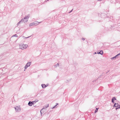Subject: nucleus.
I'll return each instance as SVG.
<instances>
[{"mask_svg":"<svg viewBox=\"0 0 120 120\" xmlns=\"http://www.w3.org/2000/svg\"><path fill=\"white\" fill-rule=\"evenodd\" d=\"M28 45L27 44H21L19 45V48L22 49H24L27 48Z\"/></svg>","mask_w":120,"mask_h":120,"instance_id":"1","label":"nucleus"},{"mask_svg":"<svg viewBox=\"0 0 120 120\" xmlns=\"http://www.w3.org/2000/svg\"><path fill=\"white\" fill-rule=\"evenodd\" d=\"M16 112H20L21 110V108L20 106H17L16 107H14Z\"/></svg>","mask_w":120,"mask_h":120,"instance_id":"2","label":"nucleus"},{"mask_svg":"<svg viewBox=\"0 0 120 120\" xmlns=\"http://www.w3.org/2000/svg\"><path fill=\"white\" fill-rule=\"evenodd\" d=\"M31 63V62H28L26 64L25 67V70L24 71H25V70L27 69L28 67L30 66Z\"/></svg>","mask_w":120,"mask_h":120,"instance_id":"3","label":"nucleus"},{"mask_svg":"<svg viewBox=\"0 0 120 120\" xmlns=\"http://www.w3.org/2000/svg\"><path fill=\"white\" fill-rule=\"evenodd\" d=\"M29 18V17L28 16H27L26 17L25 16L23 19H22L23 21H22V22H27L28 20V19Z\"/></svg>","mask_w":120,"mask_h":120,"instance_id":"4","label":"nucleus"},{"mask_svg":"<svg viewBox=\"0 0 120 120\" xmlns=\"http://www.w3.org/2000/svg\"><path fill=\"white\" fill-rule=\"evenodd\" d=\"M41 22H38L37 21H35L34 22V26H36L38 25Z\"/></svg>","mask_w":120,"mask_h":120,"instance_id":"5","label":"nucleus"},{"mask_svg":"<svg viewBox=\"0 0 120 120\" xmlns=\"http://www.w3.org/2000/svg\"><path fill=\"white\" fill-rule=\"evenodd\" d=\"M28 105L30 106H31L32 105H34V102L33 101H30L28 103Z\"/></svg>","mask_w":120,"mask_h":120,"instance_id":"6","label":"nucleus"},{"mask_svg":"<svg viewBox=\"0 0 120 120\" xmlns=\"http://www.w3.org/2000/svg\"><path fill=\"white\" fill-rule=\"evenodd\" d=\"M118 105L119 104L118 103H115L114 104L113 107H118Z\"/></svg>","mask_w":120,"mask_h":120,"instance_id":"7","label":"nucleus"},{"mask_svg":"<svg viewBox=\"0 0 120 120\" xmlns=\"http://www.w3.org/2000/svg\"><path fill=\"white\" fill-rule=\"evenodd\" d=\"M98 54H100L101 55H102L103 54V52L102 50L100 52H98Z\"/></svg>","mask_w":120,"mask_h":120,"instance_id":"8","label":"nucleus"},{"mask_svg":"<svg viewBox=\"0 0 120 120\" xmlns=\"http://www.w3.org/2000/svg\"><path fill=\"white\" fill-rule=\"evenodd\" d=\"M41 86L42 88H45L47 86L45 84H42Z\"/></svg>","mask_w":120,"mask_h":120,"instance_id":"9","label":"nucleus"},{"mask_svg":"<svg viewBox=\"0 0 120 120\" xmlns=\"http://www.w3.org/2000/svg\"><path fill=\"white\" fill-rule=\"evenodd\" d=\"M23 21L22 19H21V20L17 24V25H19L21 22H22V21Z\"/></svg>","mask_w":120,"mask_h":120,"instance_id":"10","label":"nucleus"},{"mask_svg":"<svg viewBox=\"0 0 120 120\" xmlns=\"http://www.w3.org/2000/svg\"><path fill=\"white\" fill-rule=\"evenodd\" d=\"M117 56L116 55L115 56H114L113 57H112L111 58V59L112 60H113L114 59H116V58Z\"/></svg>","mask_w":120,"mask_h":120,"instance_id":"11","label":"nucleus"},{"mask_svg":"<svg viewBox=\"0 0 120 120\" xmlns=\"http://www.w3.org/2000/svg\"><path fill=\"white\" fill-rule=\"evenodd\" d=\"M34 25V22L33 23H30L29 24V26H33Z\"/></svg>","mask_w":120,"mask_h":120,"instance_id":"12","label":"nucleus"},{"mask_svg":"<svg viewBox=\"0 0 120 120\" xmlns=\"http://www.w3.org/2000/svg\"><path fill=\"white\" fill-rule=\"evenodd\" d=\"M98 108H96V109L95 110V111H94L95 113H96V112H97L98 111Z\"/></svg>","mask_w":120,"mask_h":120,"instance_id":"13","label":"nucleus"},{"mask_svg":"<svg viewBox=\"0 0 120 120\" xmlns=\"http://www.w3.org/2000/svg\"><path fill=\"white\" fill-rule=\"evenodd\" d=\"M59 64L58 63L56 65H55V66L56 67L57 66H59Z\"/></svg>","mask_w":120,"mask_h":120,"instance_id":"14","label":"nucleus"},{"mask_svg":"<svg viewBox=\"0 0 120 120\" xmlns=\"http://www.w3.org/2000/svg\"><path fill=\"white\" fill-rule=\"evenodd\" d=\"M18 37V36H17V34H15L13 35L12 36V37Z\"/></svg>","mask_w":120,"mask_h":120,"instance_id":"15","label":"nucleus"},{"mask_svg":"<svg viewBox=\"0 0 120 120\" xmlns=\"http://www.w3.org/2000/svg\"><path fill=\"white\" fill-rule=\"evenodd\" d=\"M58 103H57V104L55 106H54L52 108V109L54 108H56V107L57 106V105L58 104Z\"/></svg>","mask_w":120,"mask_h":120,"instance_id":"16","label":"nucleus"},{"mask_svg":"<svg viewBox=\"0 0 120 120\" xmlns=\"http://www.w3.org/2000/svg\"><path fill=\"white\" fill-rule=\"evenodd\" d=\"M112 99L114 100H116V99L115 97H113L112 98Z\"/></svg>","mask_w":120,"mask_h":120,"instance_id":"17","label":"nucleus"},{"mask_svg":"<svg viewBox=\"0 0 120 120\" xmlns=\"http://www.w3.org/2000/svg\"><path fill=\"white\" fill-rule=\"evenodd\" d=\"M114 100L113 99H112V102L113 103H114Z\"/></svg>","mask_w":120,"mask_h":120,"instance_id":"18","label":"nucleus"},{"mask_svg":"<svg viewBox=\"0 0 120 120\" xmlns=\"http://www.w3.org/2000/svg\"><path fill=\"white\" fill-rule=\"evenodd\" d=\"M120 108V107H119L116 108V110H117V109Z\"/></svg>","mask_w":120,"mask_h":120,"instance_id":"19","label":"nucleus"},{"mask_svg":"<svg viewBox=\"0 0 120 120\" xmlns=\"http://www.w3.org/2000/svg\"><path fill=\"white\" fill-rule=\"evenodd\" d=\"M120 55V53L118 54L117 55H116V56H119V55Z\"/></svg>","mask_w":120,"mask_h":120,"instance_id":"20","label":"nucleus"},{"mask_svg":"<svg viewBox=\"0 0 120 120\" xmlns=\"http://www.w3.org/2000/svg\"><path fill=\"white\" fill-rule=\"evenodd\" d=\"M82 39L83 40V41H84V40H85V38H82Z\"/></svg>","mask_w":120,"mask_h":120,"instance_id":"21","label":"nucleus"},{"mask_svg":"<svg viewBox=\"0 0 120 120\" xmlns=\"http://www.w3.org/2000/svg\"><path fill=\"white\" fill-rule=\"evenodd\" d=\"M43 109H41V110L40 112H41V114H42V113H41V111H42V110Z\"/></svg>","mask_w":120,"mask_h":120,"instance_id":"22","label":"nucleus"},{"mask_svg":"<svg viewBox=\"0 0 120 120\" xmlns=\"http://www.w3.org/2000/svg\"><path fill=\"white\" fill-rule=\"evenodd\" d=\"M49 106V104H48L47 106H46V108H47V107H48Z\"/></svg>","mask_w":120,"mask_h":120,"instance_id":"23","label":"nucleus"},{"mask_svg":"<svg viewBox=\"0 0 120 120\" xmlns=\"http://www.w3.org/2000/svg\"><path fill=\"white\" fill-rule=\"evenodd\" d=\"M33 102H34V104L36 102H37V101H33Z\"/></svg>","mask_w":120,"mask_h":120,"instance_id":"24","label":"nucleus"},{"mask_svg":"<svg viewBox=\"0 0 120 120\" xmlns=\"http://www.w3.org/2000/svg\"><path fill=\"white\" fill-rule=\"evenodd\" d=\"M97 53H96V52H95L94 53V54H96Z\"/></svg>","mask_w":120,"mask_h":120,"instance_id":"25","label":"nucleus"},{"mask_svg":"<svg viewBox=\"0 0 120 120\" xmlns=\"http://www.w3.org/2000/svg\"><path fill=\"white\" fill-rule=\"evenodd\" d=\"M73 10V9H72V10H71L70 11L69 13H70V12H71Z\"/></svg>","mask_w":120,"mask_h":120,"instance_id":"26","label":"nucleus"},{"mask_svg":"<svg viewBox=\"0 0 120 120\" xmlns=\"http://www.w3.org/2000/svg\"><path fill=\"white\" fill-rule=\"evenodd\" d=\"M30 37V36H29V37H28L27 38H29V37Z\"/></svg>","mask_w":120,"mask_h":120,"instance_id":"27","label":"nucleus"},{"mask_svg":"<svg viewBox=\"0 0 120 120\" xmlns=\"http://www.w3.org/2000/svg\"><path fill=\"white\" fill-rule=\"evenodd\" d=\"M119 107H120V105H119Z\"/></svg>","mask_w":120,"mask_h":120,"instance_id":"28","label":"nucleus"}]
</instances>
